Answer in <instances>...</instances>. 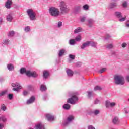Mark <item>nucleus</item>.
<instances>
[{"label": "nucleus", "instance_id": "27", "mask_svg": "<svg viewBox=\"0 0 129 129\" xmlns=\"http://www.w3.org/2000/svg\"><path fill=\"white\" fill-rule=\"evenodd\" d=\"M63 108L66 110H69V109H70V105L69 104H66L63 106Z\"/></svg>", "mask_w": 129, "mask_h": 129}, {"label": "nucleus", "instance_id": "24", "mask_svg": "<svg viewBox=\"0 0 129 129\" xmlns=\"http://www.w3.org/2000/svg\"><path fill=\"white\" fill-rule=\"evenodd\" d=\"M40 90L41 91H46L47 90V87L46 85L42 84L40 86Z\"/></svg>", "mask_w": 129, "mask_h": 129}, {"label": "nucleus", "instance_id": "57", "mask_svg": "<svg viewBox=\"0 0 129 129\" xmlns=\"http://www.w3.org/2000/svg\"><path fill=\"white\" fill-rule=\"evenodd\" d=\"M47 97H48V95H45L43 97V100H46V99H47Z\"/></svg>", "mask_w": 129, "mask_h": 129}, {"label": "nucleus", "instance_id": "62", "mask_svg": "<svg viewBox=\"0 0 129 129\" xmlns=\"http://www.w3.org/2000/svg\"><path fill=\"white\" fill-rule=\"evenodd\" d=\"M77 66L79 67V66H81V62H78L77 63Z\"/></svg>", "mask_w": 129, "mask_h": 129}, {"label": "nucleus", "instance_id": "35", "mask_svg": "<svg viewBox=\"0 0 129 129\" xmlns=\"http://www.w3.org/2000/svg\"><path fill=\"white\" fill-rule=\"evenodd\" d=\"M0 120L3 121V122H6L7 121V118L5 116H2L0 117Z\"/></svg>", "mask_w": 129, "mask_h": 129}, {"label": "nucleus", "instance_id": "50", "mask_svg": "<svg viewBox=\"0 0 129 129\" xmlns=\"http://www.w3.org/2000/svg\"><path fill=\"white\" fill-rule=\"evenodd\" d=\"M92 95V92H88V97L90 98Z\"/></svg>", "mask_w": 129, "mask_h": 129}, {"label": "nucleus", "instance_id": "19", "mask_svg": "<svg viewBox=\"0 0 129 129\" xmlns=\"http://www.w3.org/2000/svg\"><path fill=\"white\" fill-rule=\"evenodd\" d=\"M7 68L9 71H14V69H15V67L12 64H7Z\"/></svg>", "mask_w": 129, "mask_h": 129}, {"label": "nucleus", "instance_id": "52", "mask_svg": "<svg viewBox=\"0 0 129 129\" xmlns=\"http://www.w3.org/2000/svg\"><path fill=\"white\" fill-rule=\"evenodd\" d=\"M88 129H95V128L93 126L90 125L88 126Z\"/></svg>", "mask_w": 129, "mask_h": 129}, {"label": "nucleus", "instance_id": "20", "mask_svg": "<svg viewBox=\"0 0 129 129\" xmlns=\"http://www.w3.org/2000/svg\"><path fill=\"white\" fill-rule=\"evenodd\" d=\"M66 50L65 49H61L58 52V57H62L65 54Z\"/></svg>", "mask_w": 129, "mask_h": 129}, {"label": "nucleus", "instance_id": "9", "mask_svg": "<svg viewBox=\"0 0 129 129\" xmlns=\"http://www.w3.org/2000/svg\"><path fill=\"white\" fill-rule=\"evenodd\" d=\"M35 100H36V98H35V96H32L29 98V99L27 100L26 103L27 104H32V103H33V102H35Z\"/></svg>", "mask_w": 129, "mask_h": 129}, {"label": "nucleus", "instance_id": "18", "mask_svg": "<svg viewBox=\"0 0 129 129\" xmlns=\"http://www.w3.org/2000/svg\"><path fill=\"white\" fill-rule=\"evenodd\" d=\"M12 4H13V2L12 0H7L5 6L7 9H11V6H12Z\"/></svg>", "mask_w": 129, "mask_h": 129}, {"label": "nucleus", "instance_id": "25", "mask_svg": "<svg viewBox=\"0 0 129 129\" xmlns=\"http://www.w3.org/2000/svg\"><path fill=\"white\" fill-rule=\"evenodd\" d=\"M49 76V72L47 71H43V78H48Z\"/></svg>", "mask_w": 129, "mask_h": 129}, {"label": "nucleus", "instance_id": "28", "mask_svg": "<svg viewBox=\"0 0 129 129\" xmlns=\"http://www.w3.org/2000/svg\"><path fill=\"white\" fill-rule=\"evenodd\" d=\"M82 37L81 35H78L76 37L75 40L77 42H80L82 40Z\"/></svg>", "mask_w": 129, "mask_h": 129}, {"label": "nucleus", "instance_id": "8", "mask_svg": "<svg viewBox=\"0 0 129 129\" xmlns=\"http://www.w3.org/2000/svg\"><path fill=\"white\" fill-rule=\"evenodd\" d=\"M80 12H81V7L80 6H76L73 10V12L75 14H79Z\"/></svg>", "mask_w": 129, "mask_h": 129}, {"label": "nucleus", "instance_id": "49", "mask_svg": "<svg viewBox=\"0 0 129 129\" xmlns=\"http://www.w3.org/2000/svg\"><path fill=\"white\" fill-rule=\"evenodd\" d=\"M125 17H121L120 19H119V22H124L125 21Z\"/></svg>", "mask_w": 129, "mask_h": 129}, {"label": "nucleus", "instance_id": "31", "mask_svg": "<svg viewBox=\"0 0 129 129\" xmlns=\"http://www.w3.org/2000/svg\"><path fill=\"white\" fill-rule=\"evenodd\" d=\"M69 44L71 46L75 45V39H70L69 40Z\"/></svg>", "mask_w": 129, "mask_h": 129}, {"label": "nucleus", "instance_id": "16", "mask_svg": "<svg viewBox=\"0 0 129 129\" xmlns=\"http://www.w3.org/2000/svg\"><path fill=\"white\" fill-rule=\"evenodd\" d=\"M88 26L89 27V28H91L92 27V25L93 24H94V20L92 19H88Z\"/></svg>", "mask_w": 129, "mask_h": 129}, {"label": "nucleus", "instance_id": "12", "mask_svg": "<svg viewBox=\"0 0 129 129\" xmlns=\"http://www.w3.org/2000/svg\"><path fill=\"white\" fill-rule=\"evenodd\" d=\"M90 46V41H87L85 43H84L81 46V49L82 50H83L84 49H85L87 47H89Z\"/></svg>", "mask_w": 129, "mask_h": 129}, {"label": "nucleus", "instance_id": "60", "mask_svg": "<svg viewBox=\"0 0 129 129\" xmlns=\"http://www.w3.org/2000/svg\"><path fill=\"white\" fill-rule=\"evenodd\" d=\"M4 128V124L2 123H0V129Z\"/></svg>", "mask_w": 129, "mask_h": 129}, {"label": "nucleus", "instance_id": "37", "mask_svg": "<svg viewBox=\"0 0 129 129\" xmlns=\"http://www.w3.org/2000/svg\"><path fill=\"white\" fill-rule=\"evenodd\" d=\"M25 74H26V75H27V76H28L29 77H31L32 72H31L30 71H26Z\"/></svg>", "mask_w": 129, "mask_h": 129}, {"label": "nucleus", "instance_id": "39", "mask_svg": "<svg viewBox=\"0 0 129 129\" xmlns=\"http://www.w3.org/2000/svg\"><path fill=\"white\" fill-rule=\"evenodd\" d=\"M10 43V40L9 39H5L3 40V44L4 45H8Z\"/></svg>", "mask_w": 129, "mask_h": 129}, {"label": "nucleus", "instance_id": "44", "mask_svg": "<svg viewBox=\"0 0 129 129\" xmlns=\"http://www.w3.org/2000/svg\"><path fill=\"white\" fill-rule=\"evenodd\" d=\"M122 6L124 7V8H126V7H127V2H126V1H124L123 2Z\"/></svg>", "mask_w": 129, "mask_h": 129}, {"label": "nucleus", "instance_id": "23", "mask_svg": "<svg viewBox=\"0 0 129 129\" xmlns=\"http://www.w3.org/2000/svg\"><path fill=\"white\" fill-rule=\"evenodd\" d=\"M82 31V28L78 27L77 29H75L74 31V34H77L78 33H80Z\"/></svg>", "mask_w": 129, "mask_h": 129}, {"label": "nucleus", "instance_id": "1", "mask_svg": "<svg viewBox=\"0 0 129 129\" xmlns=\"http://www.w3.org/2000/svg\"><path fill=\"white\" fill-rule=\"evenodd\" d=\"M114 82L117 85H123L125 83L124 77L122 75H115L114 76Z\"/></svg>", "mask_w": 129, "mask_h": 129}, {"label": "nucleus", "instance_id": "26", "mask_svg": "<svg viewBox=\"0 0 129 129\" xmlns=\"http://www.w3.org/2000/svg\"><path fill=\"white\" fill-rule=\"evenodd\" d=\"M113 48V44H108L106 45V49L108 50H110V49H112Z\"/></svg>", "mask_w": 129, "mask_h": 129}, {"label": "nucleus", "instance_id": "4", "mask_svg": "<svg viewBox=\"0 0 129 129\" xmlns=\"http://www.w3.org/2000/svg\"><path fill=\"white\" fill-rule=\"evenodd\" d=\"M26 13L30 20V21H36L37 17L36 16V12L32 9H28Z\"/></svg>", "mask_w": 129, "mask_h": 129}, {"label": "nucleus", "instance_id": "32", "mask_svg": "<svg viewBox=\"0 0 129 129\" xmlns=\"http://www.w3.org/2000/svg\"><path fill=\"white\" fill-rule=\"evenodd\" d=\"M24 30L25 32L28 33V32H30V31H31V28L30 27V26H26L24 28Z\"/></svg>", "mask_w": 129, "mask_h": 129}, {"label": "nucleus", "instance_id": "63", "mask_svg": "<svg viewBox=\"0 0 129 129\" xmlns=\"http://www.w3.org/2000/svg\"><path fill=\"white\" fill-rule=\"evenodd\" d=\"M2 15V12H1V9H0V16Z\"/></svg>", "mask_w": 129, "mask_h": 129}, {"label": "nucleus", "instance_id": "13", "mask_svg": "<svg viewBox=\"0 0 129 129\" xmlns=\"http://www.w3.org/2000/svg\"><path fill=\"white\" fill-rule=\"evenodd\" d=\"M6 20L10 23L13 22V14L12 13L8 14L6 16Z\"/></svg>", "mask_w": 129, "mask_h": 129}, {"label": "nucleus", "instance_id": "64", "mask_svg": "<svg viewBox=\"0 0 129 129\" xmlns=\"http://www.w3.org/2000/svg\"><path fill=\"white\" fill-rule=\"evenodd\" d=\"M113 54H115V52H114L113 53Z\"/></svg>", "mask_w": 129, "mask_h": 129}, {"label": "nucleus", "instance_id": "43", "mask_svg": "<svg viewBox=\"0 0 129 129\" xmlns=\"http://www.w3.org/2000/svg\"><path fill=\"white\" fill-rule=\"evenodd\" d=\"M69 57L71 59V60H74V59H75V55H74L70 54L69 55Z\"/></svg>", "mask_w": 129, "mask_h": 129}, {"label": "nucleus", "instance_id": "51", "mask_svg": "<svg viewBox=\"0 0 129 129\" xmlns=\"http://www.w3.org/2000/svg\"><path fill=\"white\" fill-rule=\"evenodd\" d=\"M126 46H127V44H126L125 42H123L121 45L122 48H125Z\"/></svg>", "mask_w": 129, "mask_h": 129}, {"label": "nucleus", "instance_id": "11", "mask_svg": "<svg viewBox=\"0 0 129 129\" xmlns=\"http://www.w3.org/2000/svg\"><path fill=\"white\" fill-rule=\"evenodd\" d=\"M46 117L48 121H53L55 119L54 116L50 114H47Z\"/></svg>", "mask_w": 129, "mask_h": 129}, {"label": "nucleus", "instance_id": "41", "mask_svg": "<svg viewBox=\"0 0 129 129\" xmlns=\"http://www.w3.org/2000/svg\"><path fill=\"white\" fill-rule=\"evenodd\" d=\"M1 108L3 111H6V110H7V107H6L5 104H3L2 105H1Z\"/></svg>", "mask_w": 129, "mask_h": 129}, {"label": "nucleus", "instance_id": "15", "mask_svg": "<svg viewBox=\"0 0 129 129\" xmlns=\"http://www.w3.org/2000/svg\"><path fill=\"white\" fill-rule=\"evenodd\" d=\"M116 7H117V4L116 3H112L109 5L108 9L112 10V9H114V8H116Z\"/></svg>", "mask_w": 129, "mask_h": 129}, {"label": "nucleus", "instance_id": "38", "mask_svg": "<svg viewBox=\"0 0 129 129\" xmlns=\"http://www.w3.org/2000/svg\"><path fill=\"white\" fill-rule=\"evenodd\" d=\"M38 76V74L36 72H32L31 77H37Z\"/></svg>", "mask_w": 129, "mask_h": 129}, {"label": "nucleus", "instance_id": "42", "mask_svg": "<svg viewBox=\"0 0 129 129\" xmlns=\"http://www.w3.org/2000/svg\"><path fill=\"white\" fill-rule=\"evenodd\" d=\"M94 90H95V91L97 90H101V88L99 86H96L94 87Z\"/></svg>", "mask_w": 129, "mask_h": 129}, {"label": "nucleus", "instance_id": "48", "mask_svg": "<svg viewBox=\"0 0 129 129\" xmlns=\"http://www.w3.org/2000/svg\"><path fill=\"white\" fill-rule=\"evenodd\" d=\"M13 95L12 94H9L8 95L9 99H10V100H12V99H13Z\"/></svg>", "mask_w": 129, "mask_h": 129}, {"label": "nucleus", "instance_id": "3", "mask_svg": "<svg viewBox=\"0 0 129 129\" xmlns=\"http://www.w3.org/2000/svg\"><path fill=\"white\" fill-rule=\"evenodd\" d=\"M69 96L71 97V98L68 99L67 101L68 103H70V104H76V103L78 101V97L72 93H69Z\"/></svg>", "mask_w": 129, "mask_h": 129}, {"label": "nucleus", "instance_id": "5", "mask_svg": "<svg viewBox=\"0 0 129 129\" xmlns=\"http://www.w3.org/2000/svg\"><path fill=\"white\" fill-rule=\"evenodd\" d=\"M49 12L50 15L52 16V17H58L60 15V12L58 9L54 7L49 8Z\"/></svg>", "mask_w": 129, "mask_h": 129}, {"label": "nucleus", "instance_id": "21", "mask_svg": "<svg viewBox=\"0 0 129 129\" xmlns=\"http://www.w3.org/2000/svg\"><path fill=\"white\" fill-rule=\"evenodd\" d=\"M115 16H116L117 18H118V19H120L121 18H122V15L121 14V12H115Z\"/></svg>", "mask_w": 129, "mask_h": 129}, {"label": "nucleus", "instance_id": "54", "mask_svg": "<svg viewBox=\"0 0 129 129\" xmlns=\"http://www.w3.org/2000/svg\"><path fill=\"white\" fill-rule=\"evenodd\" d=\"M95 104H98L99 103V100L96 99L94 101Z\"/></svg>", "mask_w": 129, "mask_h": 129}, {"label": "nucleus", "instance_id": "6", "mask_svg": "<svg viewBox=\"0 0 129 129\" xmlns=\"http://www.w3.org/2000/svg\"><path fill=\"white\" fill-rule=\"evenodd\" d=\"M12 87H14L13 88V90L14 91H19L20 89H22V86L20 84L16 83H12Z\"/></svg>", "mask_w": 129, "mask_h": 129}, {"label": "nucleus", "instance_id": "59", "mask_svg": "<svg viewBox=\"0 0 129 129\" xmlns=\"http://www.w3.org/2000/svg\"><path fill=\"white\" fill-rule=\"evenodd\" d=\"M109 38H110V35L107 34L106 38H105L106 40H107V39H109Z\"/></svg>", "mask_w": 129, "mask_h": 129}, {"label": "nucleus", "instance_id": "47", "mask_svg": "<svg viewBox=\"0 0 129 129\" xmlns=\"http://www.w3.org/2000/svg\"><path fill=\"white\" fill-rule=\"evenodd\" d=\"M62 25H63V23H62V22L59 21L58 22L57 27L58 28H60V27H62Z\"/></svg>", "mask_w": 129, "mask_h": 129}, {"label": "nucleus", "instance_id": "36", "mask_svg": "<svg viewBox=\"0 0 129 129\" xmlns=\"http://www.w3.org/2000/svg\"><path fill=\"white\" fill-rule=\"evenodd\" d=\"M8 93V91L7 90H5L2 92H0V96H4L5 94H7Z\"/></svg>", "mask_w": 129, "mask_h": 129}, {"label": "nucleus", "instance_id": "29", "mask_svg": "<svg viewBox=\"0 0 129 129\" xmlns=\"http://www.w3.org/2000/svg\"><path fill=\"white\" fill-rule=\"evenodd\" d=\"M83 10L84 11H88L89 10V6L87 4H85L83 6Z\"/></svg>", "mask_w": 129, "mask_h": 129}, {"label": "nucleus", "instance_id": "7", "mask_svg": "<svg viewBox=\"0 0 129 129\" xmlns=\"http://www.w3.org/2000/svg\"><path fill=\"white\" fill-rule=\"evenodd\" d=\"M116 105V103L114 102H110V101H106V107L107 108L109 107H114Z\"/></svg>", "mask_w": 129, "mask_h": 129}, {"label": "nucleus", "instance_id": "34", "mask_svg": "<svg viewBox=\"0 0 129 129\" xmlns=\"http://www.w3.org/2000/svg\"><path fill=\"white\" fill-rule=\"evenodd\" d=\"M14 35H15V31H11L9 32L8 37H14Z\"/></svg>", "mask_w": 129, "mask_h": 129}, {"label": "nucleus", "instance_id": "17", "mask_svg": "<svg viewBox=\"0 0 129 129\" xmlns=\"http://www.w3.org/2000/svg\"><path fill=\"white\" fill-rule=\"evenodd\" d=\"M66 73L69 77H71L73 76V71L72 70H70V69H68L66 70Z\"/></svg>", "mask_w": 129, "mask_h": 129}, {"label": "nucleus", "instance_id": "10", "mask_svg": "<svg viewBox=\"0 0 129 129\" xmlns=\"http://www.w3.org/2000/svg\"><path fill=\"white\" fill-rule=\"evenodd\" d=\"M112 123L113 124H116V125L119 124L120 121L119 119L117 117H114L112 120Z\"/></svg>", "mask_w": 129, "mask_h": 129}, {"label": "nucleus", "instance_id": "56", "mask_svg": "<svg viewBox=\"0 0 129 129\" xmlns=\"http://www.w3.org/2000/svg\"><path fill=\"white\" fill-rule=\"evenodd\" d=\"M124 111L125 113H126V114L129 113V109H128L125 108L124 109Z\"/></svg>", "mask_w": 129, "mask_h": 129}, {"label": "nucleus", "instance_id": "58", "mask_svg": "<svg viewBox=\"0 0 129 129\" xmlns=\"http://www.w3.org/2000/svg\"><path fill=\"white\" fill-rule=\"evenodd\" d=\"M3 22H4V20H3V18L0 17V25H2V24H3Z\"/></svg>", "mask_w": 129, "mask_h": 129}, {"label": "nucleus", "instance_id": "40", "mask_svg": "<svg viewBox=\"0 0 129 129\" xmlns=\"http://www.w3.org/2000/svg\"><path fill=\"white\" fill-rule=\"evenodd\" d=\"M107 70V69L106 68H102L101 70H100L99 71H98V73H103V72H105V71Z\"/></svg>", "mask_w": 129, "mask_h": 129}, {"label": "nucleus", "instance_id": "46", "mask_svg": "<svg viewBox=\"0 0 129 129\" xmlns=\"http://www.w3.org/2000/svg\"><path fill=\"white\" fill-rule=\"evenodd\" d=\"M85 20H86V17H83L81 18V22H82V23H84V22H85Z\"/></svg>", "mask_w": 129, "mask_h": 129}, {"label": "nucleus", "instance_id": "2", "mask_svg": "<svg viewBox=\"0 0 129 129\" xmlns=\"http://www.w3.org/2000/svg\"><path fill=\"white\" fill-rule=\"evenodd\" d=\"M59 8L62 14H67L69 12V8H68L66 2L64 1L60 2Z\"/></svg>", "mask_w": 129, "mask_h": 129}, {"label": "nucleus", "instance_id": "22", "mask_svg": "<svg viewBox=\"0 0 129 129\" xmlns=\"http://www.w3.org/2000/svg\"><path fill=\"white\" fill-rule=\"evenodd\" d=\"M90 45L91 47H93L94 48H96L97 47V42L90 41Z\"/></svg>", "mask_w": 129, "mask_h": 129}, {"label": "nucleus", "instance_id": "61", "mask_svg": "<svg viewBox=\"0 0 129 129\" xmlns=\"http://www.w3.org/2000/svg\"><path fill=\"white\" fill-rule=\"evenodd\" d=\"M126 80L127 81V82H129V75L126 77Z\"/></svg>", "mask_w": 129, "mask_h": 129}, {"label": "nucleus", "instance_id": "55", "mask_svg": "<svg viewBox=\"0 0 129 129\" xmlns=\"http://www.w3.org/2000/svg\"><path fill=\"white\" fill-rule=\"evenodd\" d=\"M23 95H24V96H26L28 95V91H24L23 92Z\"/></svg>", "mask_w": 129, "mask_h": 129}, {"label": "nucleus", "instance_id": "30", "mask_svg": "<svg viewBox=\"0 0 129 129\" xmlns=\"http://www.w3.org/2000/svg\"><path fill=\"white\" fill-rule=\"evenodd\" d=\"M73 119H74V117H73V116H69L67 118V121L68 122H71Z\"/></svg>", "mask_w": 129, "mask_h": 129}, {"label": "nucleus", "instance_id": "33", "mask_svg": "<svg viewBox=\"0 0 129 129\" xmlns=\"http://www.w3.org/2000/svg\"><path fill=\"white\" fill-rule=\"evenodd\" d=\"M27 72V71L26 70V68H22L20 69V74H24V73H26Z\"/></svg>", "mask_w": 129, "mask_h": 129}, {"label": "nucleus", "instance_id": "14", "mask_svg": "<svg viewBox=\"0 0 129 129\" xmlns=\"http://www.w3.org/2000/svg\"><path fill=\"white\" fill-rule=\"evenodd\" d=\"M35 129H46L43 123H39L36 124L35 126Z\"/></svg>", "mask_w": 129, "mask_h": 129}, {"label": "nucleus", "instance_id": "53", "mask_svg": "<svg viewBox=\"0 0 129 129\" xmlns=\"http://www.w3.org/2000/svg\"><path fill=\"white\" fill-rule=\"evenodd\" d=\"M125 26L129 28V20H127L125 23Z\"/></svg>", "mask_w": 129, "mask_h": 129}, {"label": "nucleus", "instance_id": "45", "mask_svg": "<svg viewBox=\"0 0 129 129\" xmlns=\"http://www.w3.org/2000/svg\"><path fill=\"white\" fill-rule=\"evenodd\" d=\"M95 115H97V114H99V110H95L93 112Z\"/></svg>", "mask_w": 129, "mask_h": 129}]
</instances>
